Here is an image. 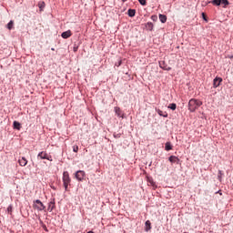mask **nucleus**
Returning a JSON list of instances; mask_svg holds the SVG:
<instances>
[{
  "mask_svg": "<svg viewBox=\"0 0 233 233\" xmlns=\"http://www.w3.org/2000/svg\"><path fill=\"white\" fill-rule=\"evenodd\" d=\"M159 66L160 68H162V70H167V71L172 70V67L168 66L165 61H160Z\"/></svg>",
  "mask_w": 233,
  "mask_h": 233,
  "instance_id": "7",
  "label": "nucleus"
},
{
  "mask_svg": "<svg viewBox=\"0 0 233 233\" xmlns=\"http://www.w3.org/2000/svg\"><path fill=\"white\" fill-rule=\"evenodd\" d=\"M121 63H122V61H121V60H119V61H118V63H117V64H116V66H121Z\"/></svg>",
  "mask_w": 233,
  "mask_h": 233,
  "instance_id": "29",
  "label": "nucleus"
},
{
  "mask_svg": "<svg viewBox=\"0 0 233 233\" xmlns=\"http://www.w3.org/2000/svg\"><path fill=\"white\" fill-rule=\"evenodd\" d=\"M146 28H147V30H150V32H152L154 30V24H152V22H148L146 25Z\"/></svg>",
  "mask_w": 233,
  "mask_h": 233,
  "instance_id": "15",
  "label": "nucleus"
},
{
  "mask_svg": "<svg viewBox=\"0 0 233 233\" xmlns=\"http://www.w3.org/2000/svg\"><path fill=\"white\" fill-rule=\"evenodd\" d=\"M166 150H172V145L170 144V142H167L166 143V147H165Z\"/></svg>",
  "mask_w": 233,
  "mask_h": 233,
  "instance_id": "21",
  "label": "nucleus"
},
{
  "mask_svg": "<svg viewBox=\"0 0 233 233\" xmlns=\"http://www.w3.org/2000/svg\"><path fill=\"white\" fill-rule=\"evenodd\" d=\"M61 35H62L63 39H68V37L72 36V31L67 30L66 32H63Z\"/></svg>",
  "mask_w": 233,
  "mask_h": 233,
  "instance_id": "10",
  "label": "nucleus"
},
{
  "mask_svg": "<svg viewBox=\"0 0 233 233\" xmlns=\"http://www.w3.org/2000/svg\"><path fill=\"white\" fill-rule=\"evenodd\" d=\"M223 176V171L222 170H218V179H219V181H221V177Z\"/></svg>",
  "mask_w": 233,
  "mask_h": 233,
  "instance_id": "26",
  "label": "nucleus"
},
{
  "mask_svg": "<svg viewBox=\"0 0 233 233\" xmlns=\"http://www.w3.org/2000/svg\"><path fill=\"white\" fill-rule=\"evenodd\" d=\"M158 116H161L162 117H168V114H167V112H164L161 109H157V110Z\"/></svg>",
  "mask_w": 233,
  "mask_h": 233,
  "instance_id": "14",
  "label": "nucleus"
},
{
  "mask_svg": "<svg viewBox=\"0 0 233 233\" xmlns=\"http://www.w3.org/2000/svg\"><path fill=\"white\" fill-rule=\"evenodd\" d=\"M18 163L20 167H26V165H28V160L25 157H22L19 158Z\"/></svg>",
  "mask_w": 233,
  "mask_h": 233,
  "instance_id": "8",
  "label": "nucleus"
},
{
  "mask_svg": "<svg viewBox=\"0 0 233 233\" xmlns=\"http://www.w3.org/2000/svg\"><path fill=\"white\" fill-rule=\"evenodd\" d=\"M13 125H14V128H15L16 130H21V124L19 122L15 121Z\"/></svg>",
  "mask_w": 233,
  "mask_h": 233,
  "instance_id": "17",
  "label": "nucleus"
},
{
  "mask_svg": "<svg viewBox=\"0 0 233 233\" xmlns=\"http://www.w3.org/2000/svg\"><path fill=\"white\" fill-rule=\"evenodd\" d=\"M212 5H215L216 6H219L221 5V0H213L211 1Z\"/></svg>",
  "mask_w": 233,
  "mask_h": 233,
  "instance_id": "20",
  "label": "nucleus"
},
{
  "mask_svg": "<svg viewBox=\"0 0 233 233\" xmlns=\"http://www.w3.org/2000/svg\"><path fill=\"white\" fill-rule=\"evenodd\" d=\"M168 161L170 163H177V165H179V158L176 156H170Z\"/></svg>",
  "mask_w": 233,
  "mask_h": 233,
  "instance_id": "9",
  "label": "nucleus"
},
{
  "mask_svg": "<svg viewBox=\"0 0 233 233\" xmlns=\"http://www.w3.org/2000/svg\"><path fill=\"white\" fill-rule=\"evenodd\" d=\"M138 2L140 3V5H142V6L147 5V0H138Z\"/></svg>",
  "mask_w": 233,
  "mask_h": 233,
  "instance_id": "24",
  "label": "nucleus"
},
{
  "mask_svg": "<svg viewBox=\"0 0 233 233\" xmlns=\"http://www.w3.org/2000/svg\"><path fill=\"white\" fill-rule=\"evenodd\" d=\"M38 6H39L40 10L43 11V8H45V2H39Z\"/></svg>",
  "mask_w": 233,
  "mask_h": 233,
  "instance_id": "23",
  "label": "nucleus"
},
{
  "mask_svg": "<svg viewBox=\"0 0 233 233\" xmlns=\"http://www.w3.org/2000/svg\"><path fill=\"white\" fill-rule=\"evenodd\" d=\"M129 17H134L136 15V10L135 9H128L127 11Z\"/></svg>",
  "mask_w": 233,
  "mask_h": 233,
  "instance_id": "16",
  "label": "nucleus"
},
{
  "mask_svg": "<svg viewBox=\"0 0 233 233\" xmlns=\"http://www.w3.org/2000/svg\"><path fill=\"white\" fill-rule=\"evenodd\" d=\"M151 19H152V21H157V15H152Z\"/></svg>",
  "mask_w": 233,
  "mask_h": 233,
  "instance_id": "28",
  "label": "nucleus"
},
{
  "mask_svg": "<svg viewBox=\"0 0 233 233\" xmlns=\"http://www.w3.org/2000/svg\"><path fill=\"white\" fill-rule=\"evenodd\" d=\"M152 228V223H150V220L146 221V232H148V230H151Z\"/></svg>",
  "mask_w": 233,
  "mask_h": 233,
  "instance_id": "13",
  "label": "nucleus"
},
{
  "mask_svg": "<svg viewBox=\"0 0 233 233\" xmlns=\"http://www.w3.org/2000/svg\"><path fill=\"white\" fill-rule=\"evenodd\" d=\"M203 105V102L199 99L191 98L187 104V108L189 112H195Z\"/></svg>",
  "mask_w": 233,
  "mask_h": 233,
  "instance_id": "1",
  "label": "nucleus"
},
{
  "mask_svg": "<svg viewBox=\"0 0 233 233\" xmlns=\"http://www.w3.org/2000/svg\"><path fill=\"white\" fill-rule=\"evenodd\" d=\"M37 159H47V161H53L52 156L48 155L46 151H41L38 153Z\"/></svg>",
  "mask_w": 233,
  "mask_h": 233,
  "instance_id": "3",
  "label": "nucleus"
},
{
  "mask_svg": "<svg viewBox=\"0 0 233 233\" xmlns=\"http://www.w3.org/2000/svg\"><path fill=\"white\" fill-rule=\"evenodd\" d=\"M222 82H223V78L217 76L213 80V88H218V86H219V85H221Z\"/></svg>",
  "mask_w": 233,
  "mask_h": 233,
  "instance_id": "6",
  "label": "nucleus"
},
{
  "mask_svg": "<svg viewBox=\"0 0 233 233\" xmlns=\"http://www.w3.org/2000/svg\"><path fill=\"white\" fill-rule=\"evenodd\" d=\"M7 212H12V206H9V207L7 208Z\"/></svg>",
  "mask_w": 233,
  "mask_h": 233,
  "instance_id": "30",
  "label": "nucleus"
},
{
  "mask_svg": "<svg viewBox=\"0 0 233 233\" xmlns=\"http://www.w3.org/2000/svg\"><path fill=\"white\" fill-rule=\"evenodd\" d=\"M222 5H225V6H228V0H221Z\"/></svg>",
  "mask_w": 233,
  "mask_h": 233,
  "instance_id": "27",
  "label": "nucleus"
},
{
  "mask_svg": "<svg viewBox=\"0 0 233 233\" xmlns=\"http://www.w3.org/2000/svg\"><path fill=\"white\" fill-rule=\"evenodd\" d=\"M56 208V202L54 200L50 201L48 204V210L49 212H52Z\"/></svg>",
  "mask_w": 233,
  "mask_h": 233,
  "instance_id": "12",
  "label": "nucleus"
},
{
  "mask_svg": "<svg viewBox=\"0 0 233 233\" xmlns=\"http://www.w3.org/2000/svg\"><path fill=\"white\" fill-rule=\"evenodd\" d=\"M115 112L118 117H123V111H121L120 107L116 106Z\"/></svg>",
  "mask_w": 233,
  "mask_h": 233,
  "instance_id": "11",
  "label": "nucleus"
},
{
  "mask_svg": "<svg viewBox=\"0 0 233 233\" xmlns=\"http://www.w3.org/2000/svg\"><path fill=\"white\" fill-rule=\"evenodd\" d=\"M34 208H36V210H45L46 207L45 205L43 204V202H41V200L39 199H36L35 202H34V205H33Z\"/></svg>",
  "mask_w": 233,
  "mask_h": 233,
  "instance_id": "4",
  "label": "nucleus"
},
{
  "mask_svg": "<svg viewBox=\"0 0 233 233\" xmlns=\"http://www.w3.org/2000/svg\"><path fill=\"white\" fill-rule=\"evenodd\" d=\"M79 151V147L78 146H73V152L77 153Z\"/></svg>",
  "mask_w": 233,
  "mask_h": 233,
  "instance_id": "25",
  "label": "nucleus"
},
{
  "mask_svg": "<svg viewBox=\"0 0 233 233\" xmlns=\"http://www.w3.org/2000/svg\"><path fill=\"white\" fill-rule=\"evenodd\" d=\"M168 108H170V110H176V108H177V106L173 103L168 106Z\"/></svg>",
  "mask_w": 233,
  "mask_h": 233,
  "instance_id": "22",
  "label": "nucleus"
},
{
  "mask_svg": "<svg viewBox=\"0 0 233 233\" xmlns=\"http://www.w3.org/2000/svg\"><path fill=\"white\" fill-rule=\"evenodd\" d=\"M6 27L8 28V30H12V28H14V20H11V21L7 24Z\"/></svg>",
  "mask_w": 233,
  "mask_h": 233,
  "instance_id": "19",
  "label": "nucleus"
},
{
  "mask_svg": "<svg viewBox=\"0 0 233 233\" xmlns=\"http://www.w3.org/2000/svg\"><path fill=\"white\" fill-rule=\"evenodd\" d=\"M158 17L161 23H167V15H159Z\"/></svg>",
  "mask_w": 233,
  "mask_h": 233,
  "instance_id": "18",
  "label": "nucleus"
},
{
  "mask_svg": "<svg viewBox=\"0 0 233 233\" xmlns=\"http://www.w3.org/2000/svg\"><path fill=\"white\" fill-rule=\"evenodd\" d=\"M124 2L127 1V0H123Z\"/></svg>",
  "mask_w": 233,
  "mask_h": 233,
  "instance_id": "32",
  "label": "nucleus"
},
{
  "mask_svg": "<svg viewBox=\"0 0 233 233\" xmlns=\"http://www.w3.org/2000/svg\"><path fill=\"white\" fill-rule=\"evenodd\" d=\"M76 178L78 180V181H83V179H85V171L83 170H78L76 171Z\"/></svg>",
  "mask_w": 233,
  "mask_h": 233,
  "instance_id": "5",
  "label": "nucleus"
},
{
  "mask_svg": "<svg viewBox=\"0 0 233 233\" xmlns=\"http://www.w3.org/2000/svg\"><path fill=\"white\" fill-rule=\"evenodd\" d=\"M203 19L207 21V16L205 15V13H202Z\"/></svg>",
  "mask_w": 233,
  "mask_h": 233,
  "instance_id": "31",
  "label": "nucleus"
},
{
  "mask_svg": "<svg viewBox=\"0 0 233 233\" xmlns=\"http://www.w3.org/2000/svg\"><path fill=\"white\" fill-rule=\"evenodd\" d=\"M72 180L70 179V175L68 174V171H65L63 173V183L65 187V190H68V186L70 185V182Z\"/></svg>",
  "mask_w": 233,
  "mask_h": 233,
  "instance_id": "2",
  "label": "nucleus"
}]
</instances>
